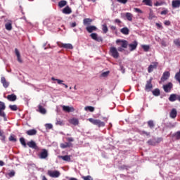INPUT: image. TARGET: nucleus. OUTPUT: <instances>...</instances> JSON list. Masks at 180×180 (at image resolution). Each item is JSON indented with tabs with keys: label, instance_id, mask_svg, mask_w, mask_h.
Returning a JSON list of instances; mask_svg holds the SVG:
<instances>
[{
	"label": "nucleus",
	"instance_id": "nucleus-1",
	"mask_svg": "<svg viewBox=\"0 0 180 180\" xmlns=\"http://www.w3.org/2000/svg\"><path fill=\"white\" fill-rule=\"evenodd\" d=\"M89 122L94 124L95 126H98V127H105V122L101 121L100 120H95L94 118H89Z\"/></svg>",
	"mask_w": 180,
	"mask_h": 180
},
{
	"label": "nucleus",
	"instance_id": "nucleus-2",
	"mask_svg": "<svg viewBox=\"0 0 180 180\" xmlns=\"http://www.w3.org/2000/svg\"><path fill=\"white\" fill-rule=\"evenodd\" d=\"M5 109H6V105L5 103L0 101V117H4V120L6 122V114H5Z\"/></svg>",
	"mask_w": 180,
	"mask_h": 180
},
{
	"label": "nucleus",
	"instance_id": "nucleus-3",
	"mask_svg": "<svg viewBox=\"0 0 180 180\" xmlns=\"http://www.w3.org/2000/svg\"><path fill=\"white\" fill-rule=\"evenodd\" d=\"M153 77H150L149 80L146 82V84L145 86V91L146 92H150L151 89H153Z\"/></svg>",
	"mask_w": 180,
	"mask_h": 180
},
{
	"label": "nucleus",
	"instance_id": "nucleus-4",
	"mask_svg": "<svg viewBox=\"0 0 180 180\" xmlns=\"http://www.w3.org/2000/svg\"><path fill=\"white\" fill-rule=\"evenodd\" d=\"M110 53L113 58H119V52L117 51V49H116V47H111L110 49Z\"/></svg>",
	"mask_w": 180,
	"mask_h": 180
},
{
	"label": "nucleus",
	"instance_id": "nucleus-5",
	"mask_svg": "<svg viewBox=\"0 0 180 180\" xmlns=\"http://www.w3.org/2000/svg\"><path fill=\"white\" fill-rule=\"evenodd\" d=\"M116 44L121 46L123 49H127V46H129V41L124 39H117Z\"/></svg>",
	"mask_w": 180,
	"mask_h": 180
},
{
	"label": "nucleus",
	"instance_id": "nucleus-6",
	"mask_svg": "<svg viewBox=\"0 0 180 180\" xmlns=\"http://www.w3.org/2000/svg\"><path fill=\"white\" fill-rule=\"evenodd\" d=\"M116 44L121 46L123 49H127V46H129V41L124 39H117Z\"/></svg>",
	"mask_w": 180,
	"mask_h": 180
},
{
	"label": "nucleus",
	"instance_id": "nucleus-7",
	"mask_svg": "<svg viewBox=\"0 0 180 180\" xmlns=\"http://www.w3.org/2000/svg\"><path fill=\"white\" fill-rule=\"evenodd\" d=\"M38 157L41 160H46L49 157V151L46 149H42Z\"/></svg>",
	"mask_w": 180,
	"mask_h": 180
},
{
	"label": "nucleus",
	"instance_id": "nucleus-8",
	"mask_svg": "<svg viewBox=\"0 0 180 180\" xmlns=\"http://www.w3.org/2000/svg\"><path fill=\"white\" fill-rule=\"evenodd\" d=\"M58 47H60L62 49H66L68 50H72L74 49V46H72V44H63L61 42L58 43Z\"/></svg>",
	"mask_w": 180,
	"mask_h": 180
},
{
	"label": "nucleus",
	"instance_id": "nucleus-9",
	"mask_svg": "<svg viewBox=\"0 0 180 180\" xmlns=\"http://www.w3.org/2000/svg\"><path fill=\"white\" fill-rule=\"evenodd\" d=\"M174 88V84L172 82H169L167 84L163 85V89L166 94L171 92V90Z\"/></svg>",
	"mask_w": 180,
	"mask_h": 180
},
{
	"label": "nucleus",
	"instance_id": "nucleus-10",
	"mask_svg": "<svg viewBox=\"0 0 180 180\" xmlns=\"http://www.w3.org/2000/svg\"><path fill=\"white\" fill-rule=\"evenodd\" d=\"M48 175L51 176V178H58V176H60V173L57 170H55V171L49 170Z\"/></svg>",
	"mask_w": 180,
	"mask_h": 180
},
{
	"label": "nucleus",
	"instance_id": "nucleus-11",
	"mask_svg": "<svg viewBox=\"0 0 180 180\" xmlns=\"http://www.w3.org/2000/svg\"><path fill=\"white\" fill-rule=\"evenodd\" d=\"M169 101L170 102H175V101L180 102V96L178 94H172L169 97Z\"/></svg>",
	"mask_w": 180,
	"mask_h": 180
},
{
	"label": "nucleus",
	"instance_id": "nucleus-12",
	"mask_svg": "<svg viewBox=\"0 0 180 180\" xmlns=\"http://www.w3.org/2000/svg\"><path fill=\"white\" fill-rule=\"evenodd\" d=\"M128 46L129 47V51H134L137 49V46H139V43L137 41H134L131 44H128Z\"/></svg>",
	"mask_w": 180,
	"mask_h": 180
},
{
	"label": "nucleus",
	"instance_id": "nucleus-13",
	"mask_svg": "<svg viewBox=\"0 0 180 180\" xmlns=\"http://www.w3.org/2000/svg\"><path fill=\"white\" fill-rule=\"evenodd\" d=\"M90 37L93 39V40H95L96 41H103V39L101 37H98V34L96 33H91L90 34Z\"/></svg>",
	"mask_w": 180,
	"mask_h": 180
},
{
	"label": "nucleus",
	"instance_id": "nucleus-14",
	"mask_svg": "<svg viewBox=\"0 0 180 180\" xmlns=\"http://www.w3.org/2000/svg\"><path fill=\"white\" fill-rule=\"evenodd\" d=\"M27 146L30 147V148H33L34 150H37L39 147H37V145L36 144V142L34 141H30L27 143Z\"/></svg>",
	"mask_w": 180,
	"mask_h": 180
},
{
	"label": "nucleus",
	"instance_id": "nucleus-15",
	"mask_svg": "<svg viewBox=\"0 0 180 180\" xmlns=\"http://www.w3.org/2000/svg\"><path fill=\"white\" fill-rule=\"evenodd\" d=\"M5 22H6V24H5L6 30L8 31L12 30V20H6Z\"/></svg>",
	"mask_w": 180,
	"mask_h": 180
},
{
	"label": "nucleus",
	"instance_id": "nucleus-16",
	"mask_svg": "<svg viewBox=\"0 0 180 180\" xmlns=\"http://www.w3.org/2000/svg\"><path fill=\"white\" fill-rule=\"evenodd\" d=\"M62 12L65 15H70L72 13V10L71 9V8H70L69 6H67L65 8L63 9Z\"/></svg>",
	"mask_w": 180,
	"mask_h": 180
},
{
	"label": "nucleus",
	"instance_id": "nucleus-17",
	"mask_svg": "<svg viewBox=\"0 0 180 180\" xmlns=\"http://www.w3.org/2000/svg\"><path fill=\"white\" fill-rule=\"evenodd\" d=\"M86 30H87L88 33H92V32H96L98 28L95 25H90L86 27Z\"/></svg>",
	"mask_w": 180,
	"mask_h": 180
},
{
	"label": "nucleus",
	"instance_id": "nucleus-18",
	"mask_svg": "<svg viewBox=\"0 0 180 180\" xmlns=\"http://www.w3.org/2000/svg\"><path fill=\"white\" fill-rule=\"evenodd\" d=\"M63 110L64 112H68V113H70V112H74L75 110V109L73 107L63 105Z\"/></svg>",
	"mask_w": 180,
	"mask_h": 180
},
{
	"label": "nucleus",
	"instance_id": "nucleus-19",
	"mask_svg": "<svg viewBox=\"0 0 180 180\" xmlns=\"http://www.w3.org/2000/svg\"><path fill=\"white\" fill-rule=\"evenodd\" d=\"M1 82L3 84L4 88H8V86H9V82L6 81L5 77L1 78Z\"/></svg>",
	"mask_w": 180,
	"mask_h": 180
},
{
	"label": "nucleus",
	"instance_id": "nucleus-20",
	"mask_svg": "<svg viewBox=\"0 0 180 180\" xmlns=\"http://www.w3.org/2000/svg\"><path fill=\"white\" fill-rule=\"evenodd\" d=\"M58 158L60 160H63V161H67L68 162H70L71 161V156L70 155H59Z\"/></svg>",
	"mask_w": 180,
	"mask_h": 180
},
{
	"label": "nucleus",
	"instance_id": "nucleus-21",
	"mask_svg": "<svg viewBox=\"0 0 180 180\" xmlns=\"http://www.w3.org/2000/svg\"><path fill=\"white\" fill-rule=\"evenodd\" d=\"M6 98L10 102H15V101L18 99L17 96L13 94L11 95H8Z\"/></svg>",
	"mask_w": 180,
	"mask_h": 180
},
{
	"label": "nucleus",
	"instance_id": "nucleus-22",
	"mask_svg": "<svg viewBox=\"0 0 180 180\" xmlns=\"http://www.w3.org/2000/svg\"><path fill=\"white\" fill-rule=\"evenodd\" d=\"M177 115H178V112H176V109L173 108L170 112L169 116L171 119H175Z\"/></svg>",
	"mask_w": 180,
	"mask_h": 180
},
{
	"label": "nucleus",
	"instance_id": "nucleus-23",
	"mask_svg": "<svg viewBox=\"0 0 180 180\" xmlns=\"http://www.w3.org/2000/svg\"><path fill=\"white\" fill-rule=\"evenodd\" d=\"M169 72H165L161 77V81L164 82V81H167L169 78Z\"/></svg>",
	"mask_w": 180,
	"mask_h": 180
},
{
	"label": "nucleus",
	"instance_id": "nucleus-24",
	"mask_svg": "<svg viewBox=\"0 0 180 180\" xmlns=\"http://www.w3.org/2000/svg\"><path fill=\"white\" fill-rule=\"evenodd\" d=\"M15 53L17 57L18 62L22 63V58H20V52H19V50H18V49H15Z\"/></svg>",
	"mask_w": 180,
	"mask_h": 180
},
{
	"label": "nucleus",
	"instance_id": "nucleus-25",
	"mask_svg": "<svg viewBox=\"0 0 180 180\" xmlns=\"http://www.w3.org/2000/svg\"><path fill=\"white\" fill-rule=\"evenodd\" d=\"M172 8H179L180 6V0H174L172 2Z\"/></svg>",
	"mask_w": 180,
	"mask_h": 180
},
{
	"label": "nucleus",
	"instance_id": "nucleus-26",
	"mask_svg": "<svg viewBox=\"0 0 180 180\" xmlns=\"http://www.w3.org/2000/svg\"><path fill=\"white\" fill-rule=\"evenodd\" d=\"M60 148H68L70 147H72V143L66 142L65 143H60Z\"/></svg>",
	"mask_w": 180,
	"mask_h": 180
},
{
	"label": "nucleus",
	"instance_id": "nucleus-27",
	"mask_svg": "<svg viewBox=\"0 0 180 180\" xmlns=\"http://www.w3.org/2000/svg\"><path fill=\"white\" fill-rule=\"evenodd\" d=\"M38 112H39V113H41V115H46V113H47L46 108H43V106L40 104L38 105Z\"/></svg>",
	"mask_w": 180,
	"mask_h": 180
},
{
	"label": "nucleus",
	"instance_id": "nucleus-28",
	"mask_svg": "<svg viewBox=\"0 0 180 180\" xmlns=\"http://www.w3.org/2000/svg\"><path fill=\"white\" fill-rule=\"evenodd\" d=\"M28 136H36L37 134V131L36 129H30L26 131Z\"/></svg>",
	"mask_w": 180,
	"mask_h": 180
},
{
	"label": "nucleus",
	"instance_id": "nucleus-29",
	"mask_svg": "<svg viewBox=\"0 0 180 180\" xmlns=\"http://www.w3.org/2000/svg\"><path fill=\"white\" fill-rule=\"evenodd\" d=\"M120 32L122 33V34L127 36V34L130 33V30H129V28L127 27H124L120 30Z\"/></svg>",
	"mask_w": 180,
	"mask_h": 180
},
{
	"label": "nucleus",
	"instance_id": "nucleus-30",
	"mask_svg": "<svg viewBox=\"0 0 180 180\" xmlns=\"http://www.w3.org/2000/svg\"><path fill=\"white\" fill-rule=\"evenodd\" d=\"M91 23H92V19L91 18H84L83 20V25H84V26H86V25H91Z\"/></svg>",
	"mask_w": 180,
	"mask_h": 180
},
{
	"label": "nucleus",
	"instance_id": "nucleus-31",
	"mask_svg": "<svg viewBox=\"0 0 180 180\" xmlns=\"http://www.w3.org/2000/svg\"><path fill=\"white\" fill-rule=\"evenodd\" d=\"M70 123H71V124H74V126H77V124L79 123V121H78V119L77 118H72L70 120Z\"/></svg>",
	"mask_w": 180,
	"mask_h": 180
},
{
	"label": "nucleus",
	"instance_id": "nucleus-32",
	"mask_svg": "<svg viewBox=\"0 0 180 180\" xmlns=\"http://www.w3.org/2000/svg\"><path fill=\"white\" fill-rule=\"evenodd\" d=\"M125 17L129 22H131V20H133V14H131V13H126Z\"/></svg>",
	"mask_w": 180,
	"mask_h": 180
},
{
	"label": "nucleus",
	"instance_id": "nucleus-33",
	"mask_svg": "<svg viewBox=\"0 0 180 180\" xmlns=\"http://www.w3.org/2000/svg\"><path fill=\"white\" fill-rule=\"evenodd\" d=\"M66 5H67V1L62 0L58 2V6H59L60 8H64V6H65Z\"/></svg>",
	"mask_w": 180,
	"mask_h": 180
},
{
	"label": "nucleus",
	"instance_id": "nucleus-34",
	"mask_svg": "<svg viewBox=\"0 0 180 180\" xmlns=\"http://www.w3.org/2000/svg\"><path fill=\"white\" fill-rule=\"evenodd\" d=\"M142 2L147 6H153V1L151 0H143Z\"/></svg>",
	"mask_w": 180,
	"mask_h": 180
},
{
	"label": "nucleus",
	"instance_id": "nucleus-35",
	"mask_svg": "<svg viewBox=\"0 0 180 180\" xmlns=\"http://www.w3.org/2000/svg\"><path fill=\"white\" fill-rule=\"evenodd\" d=\"M152 94L153 95H154V96H160V89H155L152 91Z\"/></svg>",
	"mask_w": 180,
	"mask_h": 180
},
{
	"label": "nucleus",
	"instance_id": "nucleus-36",
	"mask_svg": "<svg viewBox=\"0 0 180 180\" xmlns=\"http://www.w3.org/2000/svg\"><path fill=\"white\" fill-rule=\"evenodd\" d=\"M139 134H141V136H147L148 137H150V132H147L146 131H139Z\"/></svg>",
	"mask_w": 180,
	"mask_h": 180
},
{
	"label": "nucleus",
	"instance_id": "nucleus-37",
	"mask_svg": "<svg viewBox=\"0 0 180 180\" xmlns=\"http://www.w3.org/2000/svg\"><path fill=\"white\" fill-rule=\"evenodd\" d=\"M157 67H158V62H153L148 68H157Z\"/></svg>",
	"mask_w": 180,
	"mask_h": 180
},
{
	"label": "nucleus",
	"instance_id": "nucleus-38",
	"mask_svg": "<svg viewBox=\"0 0 180 180\" xmlns=\"http://www.w3.org/2000/svg\"><path fill=\"white\" fill-rule=\"evenodd\" d=\"M148 126L150 127V129H154V121L153 120H149L148 121Z\"/></svg>",
	"mask_w": 180,
	"mask_h": 180
},
{
	"label": "nucleus",
	"instance_id": "nucleus-39",
	"mask_svg": "<svg viewBox=\"0 0 180 180\" xmlns=\"http://www.w3.org/2000/svg\"><path fill=\"white\" fill-rule=\"evenodd\" d=\"M102 30H103V33H105V34L108 33V25H106V24H103L102 25Z\"/></svg>",
	"mask_w": 180,
	"mask_h": 180
},
{
	"label": "nucleus",
	"instance_id": "nucleus-40",
	"mask_svg": "<svg viewBox=\"0 0 180 180\" xmlns=\"http://www.w3.org/2000/svg\"><path fill=\"white\" fill-rule=\"evenodd\" d=\"M85 110H89V112H94L95 110V108L92 106H86L84 108Z\"/></svg>",
	"mask_w": 180,
	"mask_h": 180
},
{
	"label": "nucleus",
	"instance_id": "nucleus-41",
	"mask_svg": "<svg viewBox=\"0 0 180 180\" xmlns=\"http://www.w3.org/2000/svg\"><path fill=\"white\" fill-rule=\"evenodd\" d=\"M9 108L11 109V110H13V111H16L18 110V105H10Z\"/></svg>",
	"mask_w": 180,
	"mask_h": 180
},
{
	"label": "nucleus",
	"instance_id": "nucleus-42",
	"mask_svg": "<svg viewBox=\"0 0 180 180\" xmlns=\"http://www.w3.org/2000/svg\"><path fill=\"white\" fill-rule=\"evenodd\" d=\"M56 126H63L64 122L61 121L60 120H56Z\"/></svg>",
	"mask_w": 180,
	"mask_h": 180
},
{
	"label": "nucleus",
	"instance_id": "nucleus-43",
	"mask_svg": "<svg viewBox=\"0 0 180 180\" xmlns=\"http://www.w3.org/2000/svg\"><path fill=\"white\" fill-rule=\"evenodd\" d=\"M8 140L9 141H13L14 143H16V141H18L16 138H15V136L13 135L10 136V137L8 138Z\"/></svg>",
	"mask_w": 180,
	"mask_h": 180
},
{
	"label": "nucleus",
	"instance_id": "nucleus-44",
	"mask_svg": "<svg viewBox=\"0 0 180 180\" xmlns=\"http://www.w3.org/2000/svg\"><path fill=\"white\" fill-rule=\"evenodd\" d=\"M110 72H109V71L104 72L101 73V77H102L103 78H106V77H108V75H109Z\"/></svg>",
	"mask_w": 180,
	"mask_h": 180
},
{
	"label": "nucleus",
	"instance_id": "nucleus-45",
	"mask_svg": "<svg viewBox=\"0 0 180 180\" xmlns=\"http://www.w3.org/2000/svg\"><path fill=\"white\" fill-rule=\"evenodd\" d=\"M154 18H155V15H154V13H153L152 11H150V12L149 13V17L148 19H150V20L154 19Z\"/></svg>",
	"mask_w": 180,
	"mask_h": 180
},
{
	"label": "nucleus",
	"instance_id": "nucleus-46",
	"mask_svg": "<svg viewBox=\"0 0 180 180\" xmlns=\"http://www.w3.org/2000/svg\"><path fill=\"white\" fill-rule=\"evenodd\" d=\"M1 133V135H0V137H1L0 139L1 140V141L5 143V140L6 139V136H5V134H4V131H3Z\"/></svg>",
	"mask_w": 180,
	"mask_h": 180
},
{
	"label": "nucleus",
	"instance_id": "nucleus-47",
	"mask_svg": "<svg viewBox=\"0 0 180 180\" xmlns=\"http://www.w3.org/2000/svg\"><path fill=\"white\" fill-rule=\"evenodd\" d=\"M51 79H52V81H57L58 84H62V85H63V81L61 80V79H56V78H54V77H51Z\"/></svg>",
	"mask_w": 180,
	"mask_h": 180
},
{
	"label": "nucleus",
	"instance_id": "nucleus-48",
	"mask_svg": "<svg viewBox=\"0 0 180 180\" xmlns=\"http://www.w3.org/2000/svg\"><path fill=\"white\" fill-rule=\"evenodd\" d=\"M174 43L175 46H176L177 47H180V40H179V39H174Z\"/></svg>",
	"mask_w": 180,
	"mask_h": 180
},
{
	"label": "nucleus",
	"instance_id": "nucleus-49",
	"mask_svg": "<svg viewBox=\"0 0 180 180\" xmlns=\"http://www.w3.org/2000/svg\"><path fill=\"white\" fill-rule=\"evenodd\" d=\"M82 179H84V180H94V179L92 178V176H83L82 177Z\"/></svg>",
	"mask_w": 180,
	"mask_h": 180
},
{
	"label": "nucleus",
	"instance_id": "nucleus-50",
	"mask_svg": "<svg viewBox=\"0 0 180 180\" xmlns=\"http://www.w3.org/2000/svg\"><path fill=\"white\" fill-rule=\"evenodd\" d=\"M142 49L144 51H148L150 50V46L148 45H142Z\"/></svg>",
	"mask_w": 180,
	"mask_h": 180
},
{
	"label": "nucleus",
	"instance_id": "nucleus-51",
	"mask_svg": "<svg viewBox=\"0 0 180 180\" xmlns=\"http://www.w3.org/2000/svg\"><path fill=\"white\" fill-rule=\"evenodd\" d=\"M20 142L22 144V146H24L25 147H26V141H25V138H20Z\"/></svg>",
	"mask_w": 180,
	"mask_h": 180
},
{
	"label": "nucleus",
	"instance_id": "nucleus-52",
	"mask_svg": "<svg viewBox=\"0 0 180 180\" xmlns=\"http://www.w3.org/2000/svg\"><path fill=\"white\" fill-rule=\"evenodd\" d=\"M15 174V170H11V172L7 174V175L9 176V178H13Z\"/></svg>",
	"mask_w": 180,
	"mask_h": 180
},
{
	"label": "nucleus",
	"instance_id": "nucleus-53",
	"mask_svg": "<svg viewBox=\"0 0 180 180\" xmlns=\"http://www.w3.org/2000/svg\"><path fill=\"white\" fill-rule=\"evenodd\" d=\"M174 137H176V140H180V131L176 132L174 134Z\"/></svg>",
	"mask_w": 180,
	"mask_h": 180
},
{
	"label": "nucleus",
	"instance_id": "nucleus-54",
	"mask_svg": "<svg viewBox=\"0 0 180 180\" xmlns=\"http://www.w3.org/2000/svg\"><path fill=\"white\" fill-rule=\"evenodd\" d=\"M147 143L149 146H155L156 144V142L153 140H148Z\"/></svg>",
	"mask_w": 180,
	"mask_h": 180
},
{
	"label": "nucleus",
	"instance_id": "nucleus-55",
	"mask_svg": "<svg viewBox=\"0 0 180 180\" xmlns=\"http://www.w3.org/2000/svg\"><path fill=\"white\" fill-rule=\"evenodd\" d=\"M134 12H136L137 13H143V11H141L140 8H134Z\"/></svg>",
	"mask_w": 180,
	"mask_h": 180
},
{
	"label": "nucleus",
	"instance_id": "nucleus-56",
	"mask_svg": "<svg viewBox=\"0 0 180 180\" xmlns=\"http://www.w3.org/2000/svg\"><path fill=\"white\" fill-rule=\"evenodd\" d=\"M67 141H68V143H72L74 141V138L72 137H68L66 138Z\"/></svg>",
	"mask_w": 180,
	"mask_h": 180
},
{
	"label": "nucleus",
	"instance_id": "nucleus-57",
	"mask_svg": "<svg viewBox=\"0 0 180 180\" xmlns=\"http://www.w3.org/2000/svg\"><path fill=\"white\" fill-rule=\"evenodd\" d=\"M120 4H127V0H117Z\"/></svg>",
	"mask_w": 180,
	"mask_h": 180
},
{
	"label": "nucleus",
	"instance_id": "nucleus-58",
	"mask_svg": "<svg viewBox=\"0 0 180 180\" xmlns=\"http://www.w3.org/2000/svg\"><path fill=\"white\" fill-rule=\"evenodd\" d=\"M164 25H165V26H169L171 25V21L169 20H165L164 22Z\"/></svg>",
	"mask_w": 180,
	"mask_h": 180
},
{
	"label": "nucleus",
	"instance_id": "nucleus-59",
	"mask_svg": "<svg viewBox=\"0 0 180 180\" xmlns=\"http://www.w3.org/2000/svg\"><path fill=\"white\" fill-rule=\"evenodd\" d=\"M117 51H120V53H123V51H124V48L120 46L118 47Z\"/></svg>",
	"mask_w": 180,
	"mask_h": 180
},
{
	"label": "nucleus",
	"instance_id": "nucleus-60",
	"mask_svg": "<svg viewBox=\"0 0 180 180\" xmlns=\"http://www.w3.org/2000/svg\"><path fill=\"white\" fill-rule=\"evenodd\" d=\"M45 126L46 129H53V124H46Z\"/></svg>",
	"mask_w": 180,
	"mask_h": 180
},
{
	"label": "nucleus",
	"instance_id": "nucleus-61",
	"mask_svg": "<svg viewBox=\"0 0 180 180\" xmlns=\"http://www.w3.org/2000/svg\"><path fill=\"white\" fill-rule=\"evenodd\" d=\"M115 23H117V25H120V23H122V20H119V19H115Z\"/></svg>",
	"mask_w": 180,
	"mask_h": 180
},
{
	"label": "nucleus",
	"instance_id": "nucleus-62",
	"mask_svg": "<svg viewBox=\"0 0 180 180\" xmlns=\"http://www.w3.org/2000/svg\"><path fill=\"white\" fill-rule=\"evenodd\" d=\"M168 13V10H164L161 11L160 15H167Z\"/></svg>",
	"mask_w": 180,
	"mask_h": 180
},
{
	"label": "nucleus",
	"instance_id": "nucleus-63",
	"mask_svg": "<svg viewBox=\"0 0 180 180\" xmlns=\"http://www.w3.org/2000/svg\"><path fill=\"white\" fill-rule=\"evenodd\" d=\"M155 25H156L157 27H158L159 29H162L163 28L162 25L161 24L158 23V22H156Z\"/></svg>",
	"mask_w": 180,
	"mask_h": 180
},
{
	"label": "nucleus",
	"instance_id": "nucleus-64",
	"mask_svg": "<svg viewBox=\"0 0 180 180\" xmlns=\"http://www.w3.org/2000/svg\"><path fill=\"white\" fill-rule=\"evenodd\" d=\"M75 26H77V22H71L70 23V27H75Z\"/></svg>",
	"mask_w": 180,
	"mask_h": 180
}]
</instances>
